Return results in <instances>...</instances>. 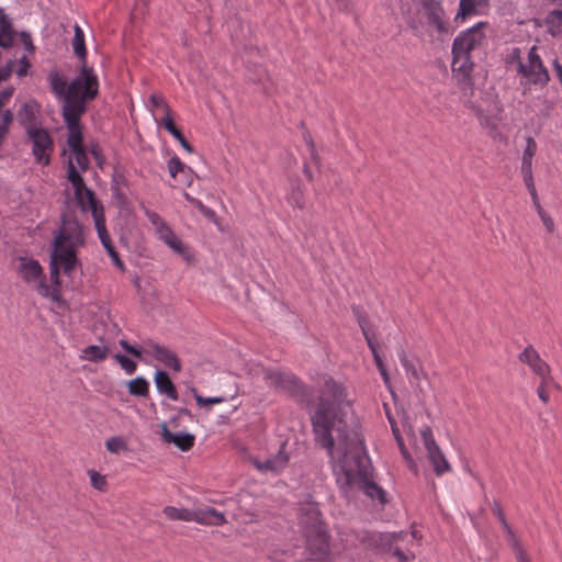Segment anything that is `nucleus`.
Instances as JSON below:
<instances>
[{"mask_svg":"<svg viewBox=\"0 0 562 562\" xmlns=\"http://www.w3.org/2000/svg\"><path fill=\"white\" fill-rule=\"evenodd\" d=\"M198 210L207 218L212 220L215 217V212L204 204H202Z\"/></svg>","mask_w":562,"mask_h":562,"instance_id":"nucleus-51","label":"nucleus"},{"mask_svg":"<svg viewBox=\"0 0 562 562\" xmlns=\"http://www.w3.org/2000/svg\"><path fill=\"white\" fill-rule=\"evenodd\" d=\"M0 46L7 48L12 43V35L10 32V21L3 13H0Z\"/></svg>","mask_w":562,"mask_h":562,"instance_id":"nucleus-33","label":"nucleus"},{"mask_svg":"<svg viewBox=\"0 0 562 562\" xmlns=\"http://www.w3.org/2000/svg\"><path fill=\"white\" fill-rule=\"evenodd\" d=\"M539 379H540V383L537 387V395L542 403L547 404L550 401L548 386L551 383H553V376L550 373V374H548V379H543V378H539Z\"/></svg>","mask_w":562,"mask_h":562,"instance_id":"nucleus-34","label":"nucleus"},{"mask_svg":"<svg viewBox=\"0 0 562 562\" xmlns=\"http://www.w3.org/2000/svg\"><path fill=\"white\" fill-rule=\"evenodd\" d=\"M194 398H195L196 404L200 407H205V406L213 405V404H220L225 401V398L222 396L204 397V396L198 394L195 391H194Z\"/></svg>","mask_w":562,"mask_h":562,"instance_id":"nucleus-39","label":"nucleus"},{"mask_svg":"<svg viewBox=\"0 0 562 562\" xmlns=\"http://www.w3.org/2000/svg\"><path fill=\"white\" fill-rule=\"evenodd\" d=\"M359 324H360V327L362 329L363 336H364V338L367 340V344H368V346H369V348H370V350H371V352H372V355L374 357L375 353H379L378 349H376V344L374 342V339L371 336V334H370V331H369L364 321L360 319Z\"/></svg>","mask_w":562,"mask_h":562,"instance_id":"nucleus-43","label":"nucleus"},{"mask_svg":"<svg viewBox=\"0 0 562 562\" xmlns=\"http://www.w3.org/2000/svg\"><path fill=\"white\" fill-rule=\"evenodd\" d=\"M154 382L160 394H165L171 401L178 400V392L167 372L157 370L154 376Z\"/></svg>","mask_w":562,"mask_h":562,"instance_id":"nucleus-23","label":"nucleus"},{"mask_svg":"<svg viewBox=\"0 0 562 562\" xmlns=\"http://www.w3.org/2000/svg\"><path fill=\"white\" fill-rule=\"evenodd\" d=\"M398 359L406 373L414 380L418 381L420 379V366L418 360L408 357L404 349L398 352Z\"/></svg>","mask_w":562,"mask_h":562,"instance_id":"nucleus-25","label":"nucleus"},{"mask_svg":"<svg viewBox=\"0 0 562 562\" xmlns=\"http://www.w3.org/2000/svg\"><path fill=\"white\" fill-rule=\"evenodd\" d=\"M355 401L350 387L327 378L312 416L315 440L326 449L336 482L346 497L362 491L371 499L385 504L386 494L371 475Z\"/></svg>","mask_w":562,"mask_h":562,"instance_id":"nucleus-1","label":"nucleus"},{"mask_svg":"<svg viewBox=\"0 0 562 562\" xmlns=\"http://www.w3.org/2000/svg\"><path fill=\"white\" fill-rule=\"evenodd\" d=\"M537 214L549 235H552L557 231L555 222L553 217L544 210L537 211Z\"/></svg>","mask_w":562,"mask_h":562,"instance_id":"nucleus-35","label":"nucleus"},{"mask_svg":"<svg viewBox=\"0 0 562 562\" xmlns=\"http://www.w3.org/2000/svg\"><path fill=\"white\" fill-rule=\"evenodd\" d=\"M120 346L130 355L142 358L149 356L157 360L166 368L172 369L176 372L181 370V362L177 355L168 347L159 345L153 340L144 341L140 347L128 344L126 340L121 339Z\"/></svg>","mask_w":562,"mask_h":562,"instance_id":"nucleus-7","label":"nucleus"},{"mask_svg":"<svg viewBox=\"0 0 562 562\" xmlns=\"http://www.w3.org/2000/svg\"><path fill=\"white\" fill-rule=\"evenodd\" d=\"M528 191L531 195L532 204H533L536 212L542 210L543 207L540 204L536 187L528 189Z\"/></svg>","mask_w":562,"mask_h":562,"instance_id":"nucleus-49","label":"nucleus"},{"mask_svg":"<svg viewBox=\"0 0 562 562\" xmlns=\"http://www.w3.org/2000/svg\"><path fill=\"white\" fill-rule=\"evenodd\" d=\"M74 37L71 41V46L75 55L81 61V70L80 74L70 82L67 83L66 79L61 77L57 71H53L48 76L49 85L53 92L61 100L67 99V93L70 87L81 77L90 78L92 77L95 82L97 92L99 91V81L98 77L94 74L93 69L87 65V49L85 44V33L82 29L76 24L74 27Z\"/></svg>","mask_w":562,"mask_h":562,"instance_id":"nucleus-5","label":"nucleus"},{"mask_svg":"<svg viewBox=\"0 0 562 562\" xmlns=\"http://www.w3.org/2000/svg\"><path fill=\"white\" fill-rule=\"evenodd\" d=\"M301 524L305 530L311 558L322 560L328 553V539L316 505L308 504L302 508Z\"/></svg>","mask_w":562,"mask_h":562,"instance_id":"nucleus-6","label":"nucleus"},{"mask_svg":"<svg viewBox=\"0 0 562 562\" xmlns=\"http://www.w3.org/2000/svg\"><path fill=\"white\" fill-rule=\"evenodd\" d=\"M127 389L131 395L146 396L149 391V383L143 376H137L127 383Z\"/></svg>","mask_w":562,"mask_h":562,"instance_id":"nucleus-29","label":"nucleus"},{"mask_svg":"<svg viewBox=\"0 0 562 562\" xmlns=\"http://www.w3.org/2000/svg\"><path fill=\"white\" fill-rule=\"evenodd\" d=\"M389 422L391 424V428H392V431H393V435L395 436V439L397 441V445L401 449V452H402V456L404 457V459L406 460L407 464H408V468L414 472V473H417L418 472V467L417 464L415 463V461L412 459V457L409 456V453L407 452L405 446H404V441L400 435V430L396 426V423L389 416Z\"/></svg>","mask_w":562,"mask_h":562,"instance_id":"nucleus-26","label":"nucleus"},{"mask_svg":"<svg viewBox=\"0 0 562 562\" xmlns=\"http://www.w3.org/2000/svg\"><path fill=\"white\" fill-rule=\"evenodd\" d=\"M519 61H524V59L520 57V49L517 47L512 48L506 57V63L508 65L516 64L518 66Z\"/></svg>","mask_w":562,"mask_h":562,"instance_id":"nucleus-45","label":"nucleus"},{"mask_svg":"<svg viewBox=\"0 0 562 562\" xmlns=\"http://www.w3.org/2000/svg\"><path fill=\"white\" fill-rule=\"evenodd\" d=\"M12 71V61H8L4 67H0V81L5 80Z\"/></svg>","mask_w":562,"mask_h":562,"instance_id":"nucleus-50","label":"nucleus"},{"mask_svg":"<svg viewBox=\"0 0 562 562\" xmlns=\"http://www.w3.org/2000/svg\"><path fill=\"white\" fill-rule=\"evenodd\" d=\"M18 274L24 282L32 285L42 296L48 297L52 295L50 288L45 281L43 269L37 260L21 257L19 259Z\"/></svg>","mask_w":562,"mask_h":562,"instance_id":"nucleus-11","label":"nucleus"},{"mask_svg":"<svg viewBox=\"0 0 562 562\" xmlns=\"http://www.w3.org/2000/svg\"><path fill=\"white\" fill-rule=\"evenodd\" d=\"M183 196H184V199H186V200H187V201H188L192 206H194V207H196V209H199V207L203 204L200 200H198V199H195V198L191 196V195H190L189 193H187V192H184V193H183Z\"/></svg>","mask_w":562,"mask_h":562,"instance_id":"nucleus-52","label":"nucleus"},{"mask_svg":"<svg viewBox=\"0 0 562 562\" xmlns=\"http://www.w3.org/2000/svg\"><path fill=\"white\" fill-rule=\"evenodd\" d=\"M192 521L207 526H221L226 522V519L224 514L215 508L204 507L193 509Z\"/></svg>","mask_w":562,"mask_h":562,"instance_id":"nucleus-18","label":"nucleus"},{"mask_svg":"<svg viewBox=\"0 0 562 562\" xmlns=\"http://www.w3.org/2000/svg\"><path fill=\"white\" fill-rule=\"evenodd\" d=\"M420 436L427 451L428 460L431 463L436 474L441 475L446 472H449L451 470L450 464L436 443L431 429L429 427H424L420 430Z\"/></svg>","mask_w":562,"mask_h":562,"instance_id":"nucleus-14","label":"nucleus"},{"mask_svg":"<svg viewBox=\"0 0 562 562\" xmlns=\"http://www.w3.org/2000/svg\"><path fill=\"white\" fill-rule=\"evenodd\" d=\"M109 349L104 345H90L81 349L79 359L90 362H100L106 359Z\"/></svg>","mask_w":562,"mask_h":562,"instance_id":"nucleus-24","label":"nucleus"},{"mask_svg":"<svg viewBox=\"0 0 562 562\" xmlns=\"http://www.w3.org/2000/svg\"><path fill=\"white\" fill-rule=\"evenodd\" d=\"M159 124H161L177 140L183 137L181 132L176 127L171 115H164L160 119Z\"/></svg>","mask_w":562,"mask_h":562,"instance_id":"nucleus-36","label":"nucleus"},{"mask_svg":"<svg viewBox=\"0 0 562 562\" xmlns=\"http://www.w3.org/2000/svg\"><path fill=\"white\" fill-rule=\"evenodd\" d=\"M304 140L310 148L311 156L313 158H315V148H314V143H313L311 135L304 134Z\"/></svg>","mask_w":562,"mask_h":562,"instance_id":"nucleus-53","label":"nucleus"},{"mask_svg":"<svg viewBox=\"0 0 562 562\" xmlns=\"http://www.w3.org/2000/svg\"><path fill=\"white\" fill-rule=\"evenodd\" d=\"M521 363L529 367V369L539 378L548 379L551 373L550 366L540 357L539 352L532 347H526L518 356Z\"/></svg>","mask_w":562,"mask_h":562,"instance_id":"nucleus-16","label":"nucleus"},{"mask_svg":"<svg viewBox=\"0 0 562 562\" xmlns=\"http://www.w3.org/2000/svg\"><path fill=\"white\" fill-rule=\"evenodd\" d=\"M94 222V227L98 233V237L100 239V243L102 244L103 248L110 256L112 262L120 268L121 270L124 269V263L120 259L117 251L115 250V247L111 240V237L106 231L105 226V216L104 211H94V216H92Z\"/></svg>","mask_w":562,"mask_h":562,"instance_id":"nucleus-15","label":"nucleus"},{"mask_svg":"<svg viewBox=\"0 0 562 562\" xmlns=\"http://www.w3.org/2000/svg\"><path fill=\"white\" fill-rule=\"evenodd\" d=\"M179 413L182 414V415H186V416H188L190 418H192L191 412L189 409H187V408H180Z\"/></svg>","mask_w":562,"mask_h":562,"instance_id":"nucleus-56","label":"nucleus"},{"mask_svg":"<svg viewBox=\"0 0 562 562\" xmlns=\"http://www.w3.org/2000/svg\"><path fill=\"white\" fill-rule=\"evenodd\" d=\"M97 97L95 82L92 77L78 79L69 89L67 99L63 100V116L68 128L67 176L85 172L89 167L88 156L82 147L80 116L86 111V103Z\"/></svg>","mask_w":562,"mask_h":562,"instance_id":"nucleus-2","label":"nucleus"},{"mask_svg":"<svg viewBox=\"0 0 562 562\" xmlns=\"http://www.w3.org/2000/svg\"><path fill=\"white\" fill-rule=\"evenodd\" d=\"M422 14L426 22L423 24L420 21L414 19L408 20L409 26L419 32L424 26L430 34L437 33L442 35L450 34V23L447 18L446 11L441 3L436 0H424L422 7Z\"/></svg>","mask_w":562,"mask_h":562,"instance_id":"nucleus-8","label":"nucleus"},{"mask_svg":"<svg viewBox=\"0 0 562 562\" xmlns=\"http://www.w3.org/2000/svg\"><path fill=\"white\" fill-rule=\"evenodd\" d=\"M145 215L155 228L157 237L166 244L173 252L184 260L191 261L192 255L189 247L175 234L168 223L156 212L145 210Z\"/></svg>","mask_w":562,"mask_h":562,"instance_id":"nucleus-9","label":"nucleus"},{"mask_svg":"<svg viewBox=\"0 0 562 562\" xmlns=\"http://www.w3.org/2000/svg\"><path fill=\"white\" fill-rule=\"evenodd\" d=\"M105 448L109 452L119 454L128 450L127 441L122 436H113L106 439Z\"/></svg>","mask_w":562,"mask_h":562,"instance_id":"nucleus-32","label":"nucleus"},{"mask_svg":"<svg viewBox=\"0 0 562 562\" xmlns=\"http://www.w3.org/2000/svg\"><path fill=\"white\" fill-rule=\"evenodd\" d=\"M27 139L32 146V154L36 162L44 166L50 161V155L54 149L53 140L47 130L42 127H29L26 131Z\"/></svg>","mask_w":562,"mask_h":562,"instance_id":"nucleus-12","label":"nucleus"},{"mask_svg":"<svg viewBox=\"0 0 562 562\" xmlns=\"http://www.w3.org/2000/svg\"><path fill=\"white\" fill-rule=\"evenodd\" d=\"M13 94V88L9 87L0 92V144L4 139L9 126L13 121V114L10 110H2L5 102L10 100Z\"/></svg>","mask_w":562,"mask_h":562,"instance_id":"nucleus-21","label":"nucleus"},{"mask_svg":"<svg viewBox=\"0 0 562 562\" xmlns=\"http://www.w3.org/2000/svg\"><path fill=\"white\" fill-rule=\"evenodd\" d=\"M494 513L496 514V516L498 517V519H499V521L502 524V527L504 529L506 538L510 537L512 535H516L515 531L512 529V527L508 525V522H507V520L505 518L504 512H503V509L501 508L499 505L495 504Z\"/></svg>","mask_w":562,"mask_h":562,"instance_id":"nucleus-40","label":"nucleus"},{"mask_svg":"<svg viewBox=\"0 0 562 562\" xmlns=\"http://www.w3.org/2000/svg\"><path fill=\"white\" fill-rule=\"evenodd\" d=\"M40 112V105L34 100H27L24 102L18 111L19 122L29 131V127L36 126V117Z\"/></svg>","mask_w":562,"mask_h":562,"instance_id":"nucleus-22","label":"nucleus"},{"mask_svg":"<svg viewBox=\"0 0 562 562\" xmlns=\"http://www.w3.org/2000/svg\"><path fill=\"white\" fill-rule=\"evenodd\" d=\"M88 475L90 477L91 485L98 490V491H104L108 483L104 475L100 474L99 472L94 470H90L88 472Z\"/></svg>","mask_w":562,"mask_h":562,"instance_id":"nucleus-38","label":"nucleus"},{"mask_svg":"<svg viewBox=\"0 0 562 562\" xmlns=\"http://www.w3.org/2000/svg\"><path fill=\"white\" fill-rule=\"evenodd\" d=\"M373 358H374L375 364H376V367H378V370H379V372H380V374H381V376H382V379H383L384 383H385V384H389V381H390V379H389V374H387V372H386L385 366H384V363H383V361H382V359H381L380 355H379V353H375V356H374Z\"/></svg>","mask_w":562,"mask_h":562,"instance_id":"nucleus-46","label":"nucleus"},{"mask_svg":"<svg viewBox=\"0 0 562 562\" xmlns=\"http://www.w3.org/2000/svg\"><path fill=\"white\" fill-rule=\"evenodd\" d=\"M289 457L288 454L281 449L278 454L268 458L263 461L261 460H255L254 464L255 467L261 471V472H271V473H280L288 464Z\"/></svg>","mask_w":562,"mask_h":562,"instance_id":"nucleus-19","label":"nucleus"},{"mask_svg":"<svg viewBox=\"0 0 562 562\" xmlns=\"http://www.w3.org/2000/svg\"><path fill=\"white\" fill-rule=\"evenodd\" d=\"M509 547L514 551L515 558L517 562H530L529 557L524 549V546L518 538L517 535H512L510 537L506 538Z\"/></svg>","mask_w":562,"mask_h":562,"instance_id":"nucleus-30","label":"nucleus"},{"mask_svg":"<svg viewBox=\"0 0 562 562\" xmlns=\"http://www.w3.org/2000/svg\"><path fill=\"white\" fill-rule=\"evenodd\" d=\"M537 151V143L532 137H528L526 148L522 153L521 169H532V158Z\"/></svg>","mask_w":562,"mask_h":562,"instance_id":"nucleus-31","label":"nucleus"},{"mask_svg":"<svg viewBox=\"0 0 562 562\" xmlns=\"http://www.w3.org/2000/svg\"><path fill=\"white\" fill-rule=\"evenodd\" d=\"M486 23L479 22L475 25L462 31L452 42L453 76L460 80H469L474 68V55L481 52L486 44Z\"/></svg>","mask_w":562,"mask_h":562,"instance_id":"nucleus-4","label":"nucleus"},{"mask_svg":"<svg viewBox=\"0 0 562 562\" xmlns=\"http://www.w3.org/2000/svg\"><path fill=\"white\" fill-rule=\"evenodd\" d=\"M394 554L397 557V559L400 561H406L407 560L406 555L404 553L397 551V550L394 552Z\"/></svg>","mask_w":562,"mask_h":562,"instance_id":"nucleus-55","label":"nucleus"},{"mask_svg":"<svg viewBox=\"0 0 562 562\" xmlns=\"http://www.w3.org/2000/svg\"><path fill=\"white\" fill-rule=\"evenodd\" d=\"M149 103L154 109H161L164 115H170V109L162 97L158 94H151L149 98Z\"/></svg>","mask_w":562,"mask_h":562,"instance_id":"nucleus-42","label":"nucleus"},{"mask_svg":"<svg viewBox=\"0 0 562 562\" xmlns=\"http://www.w3.org/2000/svg\"><path fill=\"white\" fill-rule=\"evenodd\" d=\"M162 513L171 520L192 521L193 509L166 506Z\"/></svg>","mask_w":562,"mask_h":562,"instance_id":"nucleus-28","label":"nucleus"},{"mask_svg":"<svg viewBox=\"0 0 562 562\" xmlns=\"http://www.w3.org/2000/svg\"><path fill=\"white\" fill-rule=\"evenodd\" d=\"M517 74L526 80L527 85H536L543 87L550 80L549 72L543 66L536 46H532L524 61H519L516 68Z\"/></svg>","mask_w":562,"mask_h":562,"instance_id":"nucleus-10","label":"nucleus"},{"mask_svg":"<svg viewBox=\"0 0 562 562\" xmlns=\"http://www.w3.org/2000/svg\"><path fill=\"white\" fill-rule=\"evenodd\" d=\"M114 359L120 363L121 368L125 371L126 374H133L136 371V362L128 357L116 353Z\"/></svg>","mask_w":562,"mask_h":562,"instance_id":"nucleus-37","label":"nucleus"},{"mask_svg":"<svg viewBox=\"0 0 562 562\" xmlns=\"http://www.w3.org/2000/svg\"><path fill=\"white\" fill-rule=\"evenodd\" d=\"M168 170L172 178H176L179 172H183L186 170V166L182 164V161L177 157L173 156L168 161Z\"/></svg>","mask_w":562,"mask_h":562,"instance_id":"nucleus-41","label":"nucleus"},{"mask_svg":"<svg viewBox=\"0 0 562 562\" xmlns=\"http://www.w3.org/2000/svg\"><path fill=\"white\" fill-rule=\"evenodd\" d=\"M161 438L167 443H172L182 451L190 450L195 441V437L189 432H172L164 424L161 426Z\"/></svg>","mask_w":562,"mask_h":562,"instance_id":"nucleus-17","label":"nucleus"},{"mask_svg":"<svg viewBox=\"0 0 562 562\" xmlns=\"http://www.w3.org/2000/svg\"><path fill=\"white\" fill-rule=\"evenodd\" d=\"M549 22L552 26L562 27V10H553L550 12Z\"/></svg>","mask_w":562,"mask_h":562,"instance_id":"nucleus-47","label":"nucleus"},{"mask_svg":"<svg viewBox=\"0 0 562 562\" xmlns=\"http://www.w3.org/2000/svg\"><path fill=\"white\" fill-rule=\"evenodd\" d=\"M85 244L83 226L76 217L64 214L59 228L54 233L50 254V278L56 284L59 283L60 270L70 274L80 263L77 255Z\"/></svg>","mask_w":562,"mask_h":562,"instance_id":"nucleus-3","label":"nucleus"},{"mask_svg":"<svg viewBox=\"0 0 562 562\" xmlns=\"http://www.w3.org/2000/svg\"><path fill=\"white\" fill-rule=\"evenodd\" d=\"M67 179L72 186L75 199L81 211H90L92 216H94V211H104L102 204L97 201L94 193L85 184L80 172L71 171Z\"/></svg>","mask_w":562,"mask_h":562,"instance_id":"nucleus-13","label":"nucleus"},{"mask_svg":"<svg viewBox=\"0 0 562 562\" xmlns=\"http://www.w3.org/2000/svg\"><path fill=\"white\" fill-rule=\"evenodd\" d=\"M289 203L295 207L302 209L304 205L302 191L297 188L289 194Z\"/></svg>","mask_w":562,"mask_h":562,"instance_id":"nucleus-44","label":"nucleus"},{"mask_svg":"<svg viewBox=\"0 0 562 562\" xmlns=\"http://www.w3.org/2000/svg\"><path fill=\"white\" fill-rule=\"evenodd\" d=\"M180 143V145L182 146V148L184 150H187L188 153H192L193 151V148L192 146L186 140L184 137H182L181 139L178 140Z\"/></svg>","mask_w":562,"mask_h":562,"instance_id":"nucleus-54","label":"nucleus"},{"mask_svg":"<svg viewBox=\"0 0 562 562\" xmlns=\"http://www.w3.org/2000/svg\"><path fill=\"white\" fill-rule=\"evenodd\" d=\"M389 422L391 424V428H392V431H393V435L395 436V439L397 441V445L401 449V452H402V456L404 457V459L406 460L407 464H408V468L414 472V473H417L418 472V467L417 464L415 463V461L412 459V457L409 456V453L407 452L405 446H404V441L400 435V430L396 426V423L389 416Z\"/></svg>","mask_w":562,"mask_h":562,"instance_id":"nucleus-27","label":"nucleus"},{"mask_svg":"<svg viewBox=\"0 0 562 562\" xmlns=\"http://www.w3.org/2000/svg\"><path fill=\"white\" fill-rule=\"evenodd\" d=\"M488 0H460L459 10L454 16L457 23H463L468 16L476 15L486 9Z\"/></svg>","mask_w":562,"mask_h":562,"instance_id":"nucleus-20","label":"nucleus"},{"mask_svg":"<svg viewBox=\"0 0 562 562\" xmlns=\"http://www.w3.org/2000/svg\"><path fill=\"white\" fill-rule=\"evenodd\" d=\"M521 173H522L524 182H525V186L527 187V189L533 188L535 182H533L532 169H530V168L521 169Z\"/></svg>","mask_w":562,"mask_h":562,"instance_id":"nucleus-48","label":"nucleus"},{"mask_svg":"<svg viewBox=\"0 0 562 562\" xmlns=\"http://www.w3.org/2000/svg\"><path fill=\"white\" fill-rule=\"evenodd\" d=\"M412 537L415 538V539H418V536L415 531L412 532Z\"/></svg>","mask_w":562,"mask_h":562,"instance_id":"nucleus-57","label":"nucleus"}]
</instances>
